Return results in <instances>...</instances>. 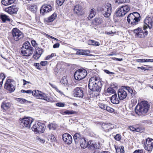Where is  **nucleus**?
<instances>
[{
    "label": "nucleus",
    "instance_id": "obj_1",
    "mask_svg": "<svg viewBox=\"0 0 153 153\" xmlns=\"http://www.w3.org/2000/svg\"><path fill=\"white\" fill-rule=\"evenodd\" d=\"M102 86V82L97 77H93L89 79L88 87L91 91L99 92L101 90Z\"/></svg>",
    "mask_w": 153,
    "mask_h": 153
},
{
    "label": "nucleus",
    "instance_id": "obj_2",
    "mask_svg": "<svg viewBox=\"0 0 153 153\" xmlns=\"http://www.w3.org/2000/svg\"><path fill=\"white\" fill-rule=\"evenodd\" d=\"M150 105L147 101H142L138 103L135 109L136 114L138 115H145L149 109Z\"/></svg>",
    "mask_w": 153,
    "mask_h": 153
},
{
    "label": "nucleus",
    "instance_id": "obj_3",
    "mask_svg": "<svg viewBox=\"0 0 153 153\" xmlns=\"http://www.w3.org/2000/svg\"><path fill=\"white\" fill-rule=\"evenodd\" d=\"M25 92L27 94H32L33 96L36 97L38 99L44 100L47 102H49L50 101V98L48 96L47 94H45L38 90H35L33 91L28 90L26 91Z\"/></svg>",
    "mask_w": 153,
    "mask_h": 153
},
{
    "label": "nucleus",
    "instance_id": "obj_4",
    "mask_svg": "<svg viewBox=\"0 0 153 153\" xmlns=\"http://www.w3.org/2000/svg\"><path fill=\"white\" fill-rule=\"evenodd\" d=\"M98 10L105 17H108L111 14L112 11L111 4L107 3L103 4L98 8Z\"/></svg>",
    "mask_w": 153,
    "mask_h": 153
},
{
    "label": "nucleus",
    "instance_id": "obj_5",
    "mask_svg": "<svg viewBox=\"0 0 153 153\" xmlns=\"http://www.w3.org/2000/svg\"><path fill=\"white\" fill-rule=\"evenodd\" d=\"M140 16V15L137 13H131L128 15L127 20L128 24H130L132 26L134 25L137 24L140 21L139 17Z\"/></svg>",
    "mask_w": 153,
    "mask_h": 153
},
{
    "label": "nucleus",
    "instance_id": "obj_6",
    "mask_svg": "<svg viewBox=\"0 0 153 153\" xmlns=\"http://www.w3.org/2000/svg\"><path fill=\"white\" fill-rule=\"evenodd\" d=\"M33 121V119L30 117H28L22 119H19L20 126L22 128H29Z\"/></svg>",
    "mask_w": 153,
    "mask_h": 153
},
{
    "label": "nucleus",
    "instance_id": "obj_7",
    "mask_svg": "<svg viewBox=\"0 0 153 153\" xmlns=\"http://www.w3.org/2000/svg\"><path fill=\"white\" fill-rule=\"evenodd\" d=\"M32 129L36 133L44 132L45 130V126L44 124L36 122L33 125Z\"/></svg>",
    "mask_w": 153,
    "mask_h": 153
},
{
    "label": "nucleus",
    "instance_id": "obj_8",
    "mask_svg": "<svg viewBox=\"0 0 153 153\" xmlns=\"http://www.w3.org/2000/svg\"><path fill=\"white\" fill-rule=\"evenodd\" d=\"M87 74V71L85 69H80L75 72L74 76L76 80H80L85 78Z\"/></svg>",
    "mask_w": 153,
    "mask_h": 153
},
{
    "label": "nucleus",
    "instance_id": "obj_9",
    "mask_svg": "<svg viewBox=\"0 0 153 153\" xmlns=\"http://www.w3.org/2000/svg\"><path fill=\"white\" fill-rule=\"evenodd\" d=\"M4 87L10 92H13L16 88L15 81L13 79H7L4 84Z\"/></svg>",
    "mask_w": 153,
    "mask_h": 153
},
{
    "label": "nucleus",
    "instance_id": "obj_10",
    "mask_svg": "<svg viewBox=\"0 0 153 153\" xmlns=\"http://www.w3.org/2000/svg\"><path fill=\"white\" fill-rule=\"evenodd\" d=\"M130 10L129 6L125 5L118 8L116 12V15L118 17H122L124 16Z\"/></svg>",
    "mask_w": 153,
    "mask_h": 153
},
{
    "label": "nucleus",
    "instance_id": "obj_11",
    "mask_svg": "<svg viewBox=\"0 0 153 153\" xmlns=\"http://www.w3.org/2000/svg\"><path fill=\"white\" fill-rule=\"evenodd\" d=\"M13 39L16 41H18L23 38V33L17 28H13L12 30Z\"/></svg>",
    "mask_w": 153,
    "mask_h": 153
},
{
    "label": "nucleus",
    "instance_id": "obj_12",
    "mask_svg": "<svg viewBox=\"0 0 153 153\" xmlns=\"http://www.w3.org/2000/svg\"><path fill=\"white\" fill-rule=\"evenodd\" d=\"M153 16L152 17H146L144 20V25L143 26V30H145L149 27L150 29L152 26Z\"/></svg>",
    "mask_w": 153,
    "mask_h": 153
},
{
    "label": "nucleus",
    "instance_id": "obj_13",
    "mask_svg": "<svg viewBox=\"0 0 153 153\" xmlns=\"http://www.w3.org/2000/svg\"><path fill=\"white\" fill-rule=\"evenodd\" d=\"M144 149L149 152L151 151L153 148V139L148 138L144 145Z\"/></svg>",
    "mask_w": 153,
    "mask_h": 153
},
{
    "label": "nucleus",
    "instance_id": "obj_14",
    "mask_svg": "<svg viewBox=\"0 0 153 153\" xmlns=\"http://www.w3.org/2000/svg\"><path fill=\"white\" fill-rule=\"evenodd\" d=\"M102 129L105 132H109L110 130L116 128V126L110 123H103L102 125Z\"/></svg>",
    "mask_w": 153,
    "mask_h": 153
},
{
    "label": "nucleus",
    "instance_id": "obj_15",
    "mask_svg": "<svg viewBox=\"0 0 153 153\" xmlns=\"http://www.w3.org/2000/svg\"><path fill=\"white\" fill-rule=\"evenodd\" d=\"M74 95L76 97L82 98L83 97V91L82 89L80 87L76 88L74 90Z\"/></svg>",
    "mask_w": 153,
    "mask_h": 153
},
{
    "label": "nucleus",
    "instance_id": "obj_16",
    "mask_svg": "<svg viewBox=\"0 0 153 153\" xmlns=\"http://www.w3.org/2000/svg\"><path fill=\"white\" fill-rule=\"evenodd\" d=\"M52 10V7L51 5L45 4L42 6L40 10V13L44 15L45 13H48Z\"/></svg>",
    "mask_w": 153,
    "mask_h": 153
},
{
    "label": "nucleus",
    "instance_id": "obj_17",
    "mask_svg": "<svg viewBox=\"0 0 153 153\" xmlns=\"http://www.w3.org/2000/svg\"><path fill=\"white\" fill-rule=\"evenodd\" d=\"M117 93L119 99L120 100L126 99L128 95L127 91L122 89H119Z\"/></svg>",
    "mask_w": 153,
    "mask_h": 153
},
{
    "label": "nucleus",
    "instance_id": "obj_18",
    "mask_svg": "<svg viewBox=\"0 0 153 153\" xmlns=\"http://www.w3.org/2000/svg\"><path fill=\"white\" fill-rule=\"evenodd\" d=\"M62 139L65 143L71 144L72 142V138L71 135L67 133H65L62 135Z\"/></svg>",
    "mask_w": 153,
    "mask_h": 153
},
{
    "label": "nucleus",
    "instance_id": "obj_19",
    "mask_svg": "<svg viewBox=\"0 0 153 153\" xmlns=\"http://www.w3.org/2000/svg\"><path fill=\"white\" fill-rule=\"evenodd\" d=\"M33 52V48H24L21 51V54L23 56H29L31 55Z\"/></svg>",
    "mask_w": 153,
    "mask_h": 153
},
{
    "label": "nucleus",
    "instance_id": "obj_20",
    "mask_svg": "<svg viewBox=\"0 0 153 153\" xmlns=\"http://www.w3.org/2000/svg\"><path fill=\"white\" fill-rule=\"evenodd\" d=\"M43 52L42 48H37L35 50L34 53L33 55V58L35 59H38Z\"/></svg>",
    "mask_w": 153,
    "mask_h": 153
},
{
    "label": "nucleus",
    "instance_id": "obj_21",
    "mask_svg": "<svg viewBox=\"0 0 153 153\" xmlns=\"http://www.w3.org/2000/svg\"><path fill=\"white\" fill-rule=\"evenodd\" d=\"M84 138L83 136L79 133H76L74 136V138L76 144H79L81 140Z\"/></svg>",
    "mask_w": 153,
    "mask_h": 153
},
{
    "label": "nucleus",
    "instance_id": "obj_22",
    "mask_svg": "<svg viewBox=\"0 0 153 153\" xmlns=\"http://www.w3.org/2000/svg\"><path fill=\"white\" fill-rule=\"evenodd\" d=\"M12 103L7 101L3 102L1 105V109L6 111L11 106Z\"/></svg>",
    "mask_w": 153,
    "mask_h": 153
},
{
    "label": "nucleus",
    "instance_id": "obj_23",
    "mask_svg": "<svg viewBox=\"0 0 153 153\" xmlns=\"http://www.w3.org/2000/svg\"><path fill=\"white\" fill-rule=\"evenodd\" d=\"M74 12L79 15L82 14V7L79 4H77L74 6Z\"/></svg>",
    "mask_w": 153,
    "mask_h": 153
},
{
    "label": "nucleus",
    "instance_id": "obj_24",
    "mask_svg": "<svg viewBox=\"0 0 153 153\" xmlns=\"http://www.w3.org/2000/svg\"><path fill=\"white\" fill-rule=\"evenodd\" d=\"M119 99L117 97L116 94H114L111 97V101L113 104H117L119 103Z\"/></svg>",
    "mask_w": 153,
    "mask_h": 153
},
{
    "label": "nucleus",
    "instance_id": "obj_25",
    "mask_svg": "<svg viewBox=\"0 0 153 153\" xmlns=\"http://www.w3.org/2000/svg\"><path fill=\"white\" fill-rule=\"evenodd\" d=\"M90 52L89 50H85L82 49H79L77 51L76 54L82 55H88Z\"/></svg>",
    "mask_w": 153,
    "mask_h": 153
},
{
    "label": "nucleus",
    "instance_id": "obj_26",
    "mask_svg": "<svg viewBox=\"0 0 153 153\" xmlns=\"http://www.w3.org/2000/svg\"><path fill=\"white\" fill-rule=\"evenodd\" d=\"M15 0H2L1 3L5 6L10 5L15 2Z\"/></svg>",
    "mask_w": 153,
    "mask_h": 153
},
{
    "label": "nucleus",
    "instance_id": "obj_27",
    "mask_svg": "<svg viewBox=\"0 0 153 153\" xmlns=\"http://www.w3.org/2000/svg\"><path fill=\"white\" fill-rule=\"evenodd\" d=\"M125 88L127 91L129 93L131 94L132 97L134 96L136 93L135 91H133L132 89L128 86H125Z\"/></svg>",
    "mask_w": 153,
    "mask_h": 153
},
{
    "label": "nucleus",
    "instance_id": "obj_28",
    "mask_svg": "<svg viewBox=\"0 0 153 153\" xmlns=\"http://www.w3.org/2000/svg\"><path fill=\"white\" fill-rule=\"evenodd\" d=\"M81 147L83 149L85 148L88 146V143H87L85 138L82 139L79 143Z\"/></svg>",
    "mask_w": 153,
    "mask_h": 153
},
{
    "label": "nucleus",
    "instance_id": "obj_29",
    "mask_svg": "<svg viewBox=\"0 0 153 153\" xmlns=\"http://www.w3.org/2000/svg\"><path fill=\"white\" fill-rule=\"evenodd\" d=\"M89 12L90 14L87 18L89 20L90 19L94 16L96 13L95 11V9L93 8L90 9Z\"/></svg>",
    "mask_w": 153,
    "mask_h": 153
},
{
    "label": "nucleus",
    "instance_id": "obj_30",
    "mask_svg": "<svg viewBox=\"0 0 153 153\" xmlns=\"http://www.w3.org/2000/svg\"><path fill=\"white\" fill-rule=\"evenodd\" d=\"M145 32L143 31H140L138 33L136 36L139 38H143L144 37L145 35H147L148 34V31H145Z\"/></svg>",
    "mask_w": 153,
    "mask_h": 153
},
{
    "label": "nucleus",
    "instance_id": "obj_31",
    "mask_svg": "<svg viewBox=\"0 0 153 153\" xmlns=\"http://www.w3.org/2000/svg\"><path fill=\"white\" fill-rule=\"evenodd\" d=\"M60 82L62 84L64 85H67L68 84V79L66 76H64L62 77L60 80Z\"/></svg>",
    "mask_w": 153,
    "mask_h": 153
},
{
    "label": "nucleus",
    "instance_id": "obj_32",
    "mask_svg": "<svg viewBox=\"0 0 153 153\" xmlns=\"http://www.w3.org/2000/svg\"><path fill=\"white\" fill-rule=\"evenodd\" d=\"M17 100L21 104H26L27 103H32L31 102L23 98H18Z\"/></svg>",
    "mask_w": 153,
    "mask_h": 153
},
{
    "label": "nucleus",
    "instance_id": "obj_33",
    "mask_svg": "<svg viewBox=\"0 0 153 153\" xmlns=\"http://www.w3.org/2000/svg\"><path fill=\"white\" fill-rule=\"evenodd\" d=\"M0 18L4 22H5L6 21H10V19L5 14H1L0 16Z\"/></svg>",
    "mask_w": 153,
    "mask_h": 153
},
{
    "label": "nucleus",
    "instance_id": "obj_34",
    "mask_svg": "<svg viewBox=\"0 0 153 153\" xmlns=\"http://www.w3.org/2000/svg\"><path fill=\"white\" fill-rule=\"evenodd\" d=\"M37 6L36 5L31 4L29 6V9L33 13L35 12L37 10Z\"/></svg>",
    "mask_w": 153,
    "mask_h": 153
},
{
    "label": "nucleus",
    "instance_id": "obj_35",
    "mask_svg": "<svg viewBox=\"0 0 153 153\" xmlns=\"http://www.w3.org/2000/svg\"><path fill=\"white\" fill-rule=\"evenodd\" d=\"M56 17V13H54L51 16L48 18L47 21L48 22H52L55 19Z\"/></svg>",
    "mask_w": 153,
    "mask_h": 153
},
{
    "label": "nucleus",
    "instance_id": "obj_36",
    "mask_svg": "<svg viewBox=\"0 0 153 153\" xmlns=\"http://www.w3.org/2000/svg\"><path fill=\"white\" fill-rule=\"evenodd\" d=\"M88 44L90 45H96L97 46H98L100 45L99 42L93 40H90L88 41Z\"/></svg>",
    "mask_w": 153,
    "mask_h": 153
},
{
    "label": "nucleus",
    "instance_id": "obj_37",
    "mask_svg": "<svg viewBox=\"0 0 153 153\" xmlns=\"http://www.w3.org/2000/svg\"><path fill=\"white\" fill-rule=\"evenodd\" d=\"M48 138L49 141H50L51 142H54L56 140L54 135L51 134L48 135Z\"/></svg>",
    "mask_w": 153,
    "mask_h": 153
},
{
    "label": "nucleus",
    "instance_id": "obj_38",
    "mask_svg": "<svg viewBox=\"0 0 153 153\" xmlns=\"http://www.w3.org/2000/svg\"><path fill=\"white\" fill-rule=\"evenodd\" d=\"M94 142L92 141H89L88 142V149L91 150H94Z\"/></svg>",
    "mask_w": 153,
    "mask_h": 153
},
{
    "label": "nucleus",
    "instance_id": "obj_39",
    "mask_svg": "<svg viewBox=\"0 0 153 153\" xmlns=\"http://www.w3.org/2000/svg\"><path fill=\"white\" fill-rule=\"evenodd\" d=\"M48 127L50 130H54L56 129L57 127V125L55 123H51L48 125Z\"/></svg>",
    "mask_w": 153,
    "mask_h": 153
},
{
    "label": "nucleus",
    "instance_id": "obj_40",
    "mask_svg": "<svg viewBox=\"0 0 153 153\" xmlns=\"http://www.w3.org/2000/svg\"><path fill=\"white\" fill-rule=\"evenodd\" d=\"M5 77V76L4 74L1 73L0 74V87L2 86L3 80Z\"/></svg>",
    "mask_w": 153,
    "mask_h": 153
},
{
    "label": "nucleus",
    "instance_id": "obj_41",
    "mask_svg": "<svg viewBox=\"0 0 153 153\" xmlns=\"http://www.w3.org/2000/svg\"><path fill=\"white\" fill-rule=\"evenodd\" d=\"M116 149L117 153H124L125 152L123 146H121Z\"/></svg>",
    "mask_w": 153,
    "mask_h": 153
},
{
    "label": "nucleus",
    "instance_id": "obj_42",
    "mask_svg": "<svg viewBox=\"0 0 153 153\" xmlns=\"http://www.w3.org/2000/svg\"><path fill=\"white\" fill-rule=\"evenodd\" d=\"M21 48H33L31 47L30 44L28 41H26L23 44Z\"/></svg>",
    "mask_w": 153,
    "mask_h": 153
},
{
    "label": "nucleus",
    "instance_id": "obj_43",
    "mask_svg": "<svg viewBox=\"0 0 153 153\" xmlns=\"http://www.w3.org/2000/svg\"><path fill=\"white\" fill-rule=\"evenodd\" d=\"M107 91L108 93L110 94H115L116 92L115 90H114L112 87L108 88L107 90Z\"/></svg>",
    "mask_w": 153,
    "mask_h": 153
},
{
    "label": "nucleus",
    "instance_id": "obj_44",
    "mask_svg": "<svg viewBox=\"0 0 153 153\" xmlns=\"http://www.w3.org/2000/svg\"><path fill=\"white\" fill-rule=\"evenodd\" d=\"M102 21L99 18H95L93 21L94 24L98 25L102 23Z\"/></svg>",
    "mask_w": 153,
    "mask_h": 153
},
{
    "label": "nucleus",
    "instance_id": "obj_45",
    "mask_svg": "<svg viewBox=\"0 0 153 153\" xmlns=\"http://www.w3.org/2000/svg\"><path fill=\"white\" fill-rule=\"evenodd\" d=\"M101 147L100 144L99 143L94 142V150L95 149H99Z\"/></svg>",
    "mask_w": 153,
    "mask_h": 153
},
{
    "label": "nucleus",
    "instance_id": "obj_46",
    "mask_svg": "<svg viewBox=\"0 0 153 153\" xmlns=\"http://www.w3.org/2000/svg\"><path fill=\"white\" fill-rule=\"evenodd\" d=\"M76 113V111L73 110H66L63 112L64 114L68 115L73 114Z\"/></svg>",
    "mask_w": 153,
    "mask_h": 153
},
{
    "label": "nucleus",
    "instance_id": "obj_47",
    "mask_svg": "<svg viewBox=\"0 0 153 153\" xmlns=\"http://www.w3.org/2000/svg\"><path fill=\"white\" fill-rule=\"evenodd\" d=\"M5 11L10 14H13L12 6L6 8Z\"/></svg>",
    "mask_w": 153,
    "mask_h": 153
},
{
    "label": "nucleus",
    "instance_id": "obj_48",
    "mask_svg": "<svg viewBox=\"0 0 153 153\" xmlns=\"http://www.w3.org/2000/svg\"><path fill=\"white\" fill-rule=\"evenodd\" d=\"M105 110H106L108 112L111 113L113 112L114 111V110L113 108H111L107 105L106 107H105Z\"/></svg>",
    "mask_w": 153,
    "mask_h": 153
},
{
    "label": "nucleus",
    "instance_id": "obj_49",
    "mask_svg": "<svg viewBox=\"0 0 153 153\" xmlns=\"http://www.w3.org/2000/svg\"><path fill=\"white\" fill-rule=\"evenodd\" d=\"M98 106L100 108L104 110H105V107L107 106L106 105L101 103H99Z\"/></svg>",
    "mask_w": 153,
    "mask_h": 153
},
{
    "label": "nucleus",
    "instance_id": "obj_50",
    "mask_svg": "<svg viewBox=\"0 0 153 153\" xmlns=\"http://www.w3.org/2000/svg\"><path fill=\"white\" fill-rule=\"evenodd\" d=\"M49 84L51 87H52L53 88H54L56 91L59 92L60 93H62V91H59L55 85H53V84L50 83H49Z\"/></svg>",
    "mask_w": 153,
    "mask_h": 153
},
{
    "label": "nucleus",
    "instance_id": "obj_51",
    "mask_svg": "<svg viewBox=\"0 0 153 153\" xmlns=\"http://www.w3.org/2000/svg\"><path fill=\"white\" fill-rule=\"evenodd\" d=\"M121 136L120 134H117L114 137L115 139L118 141H119L121 139Z\"/></svg>",
    "mask_w": 153,
    "mask_h": 153
},
{
    "label": "nucleus",
    "instance_id": "obj_52",
    "mask_svg": "<svg viewBox=\"0 0 153 153\" xmlns=\"http://www.w3.org/2000/svg\"><path fill=\"white\" fill-rule=\"evenodd\" d=\"M12 14L15 13L18 10V8L16 7V6H12Z\"/></svg>",
    "mask_w": 153,
    "mask_h": 153
},
{
    "label": "nucleus",
    "instance_id": "obj_53",
    "mask_svg": "<svg viewBox=\"0 0 153 153\" xmlns=\"http://www.w3.org/2000/svg\"><path fill=\"white\" fill-rule=\"evenodd\" d=\"M65 0H57L56 3L59 6H61L64 2Z\"/></svg>",
    "mask_w": 153,
    "mask_h": 153
},
{
    "label": "nucleus",
    "instance_id": "obj_54",
    "mask_svg": "<svg viewBox=\"0 0 153 153\" xmlns=\"http://www.w3.org/2000/svg\"><path fill=\"white\" fill-rule=\"evenodd\" d=\"M142 29L141 28H140L138 27L137 29H136L134 30V33L136 34V35L140 31H142Z\"/></svg>",
    "mask_w": 153,
    "mask_h": 153
},
{
    "label": "nucleus",
    "instance_id": "obj_55",
    "mask_svg": "<svg viewBox=\"0 0 153 153\" xmlns=\"http://www.w3.org/2000/svg\"><path fill=\"white\" fill-rule=\"evenodd\" d=\"M116 1L119 3H122L125 2H128L129 0H116Z\"/></svg>",
    "mask_w": 153,
    "mask_h": 153
},
{
    "label": "nucleus",
    "instance_id": "obj_56",
    "mask_svg": "<svg viewBox=\"0 0 153 153\" xmlns=\"http://www.w3.org/2000/svg\"><path fill=\"white\" fill-rule=\"evenodd\" d=\"M55 53H52L51 55L47 56L45 59L46 60H48L50 59H51L52 57L55 56Z\"/></svg>",
    "mask_w": 153,
    "mask_h": 153
},
{
    "label": "nucleus",
    "instance_id": "obj_57",
    "mask_svg": "<svg viewBox=\"0 0 153 153\" xmlns=\"http://www.w3.org/2000/svg\"><path fill=\"white\" fill-rule=\"evenodd\" d=\"M133 153H144L143 150V149H138L135 150Z\"/></svg>",
    "mask_w": 153,
    "mask_h": 153
},
{
    "label": "nucleus",
    "instance_id": "obj_58",
    "mask_svg": "<svg viewBox=\"0 0 153 153\" xmlns=\"http://www.w3.org/2000/svg\"><path fill=\"white\" fill-rule=\"evenodd\" d=\"M48 64V62L46 61H42L40 62V64L43 66L46 65Z\"/></svg>",
    "mask_w": 153,
    "mask_h": 153
},
{
    "label": "nucleus",
    "instance_id": "obj_59",
    "mask_svg": "<svg viewBox=\"0 0 153 153\" xmlns=\"http://www.w3.org/2000/svg\"><path fill=\"white\" fill-rule=\"evenodd\" d=\"M31 43L33 47H37V44L35 40L32 41Z\"/></svg>",
    "mask_w": 153,
    "mask_h": 153
},
{
    "label": "nucleus",
    "instance_id": "obj_60",
    "mask_svg": "<svg viewBox=\"0 0 153 153\" xmlns=\"http://www.w3.org/2000/svg\"><path fill=\"white\" fill-rule=\"evenodd\" d=\"M56 105L59 107H63L64 106L65 104L59 102L56 103Z\"/></svg>",
    "mask_w": 153,
    "mask_h": 153
},
{
    "label": "nucleus",
    "instance_id": "obj_61",
    "mask_svg": "<svg viewBox=\"0 0 153 153\" xmlns=\"http://www.w3.org/2000/svg\"><path fill=\"white\" fill-rule=\"evenodd\" d=\"M129 128L130 130L133 131H135L136 128H134V127L133 126H130L128 127Z\"/></svg>",
    "mask_w": 153,
    "mask_h": 153
},
{
    "label": "nucleus",
    "instance_id": "obj_62",
    "mask_svg": "<svg viewBox=\"0 0 153 153\" xmlns=\"http://www.w3.org/2000/svg\"><path fill=\"white\" fill-rule=\"evenodd\" d=\"M104 71L105 72V73L108 74H114V73L110 72L108 70H104Z\"/></svg>",
    "mask_w": 153,
    "mask_h": 153
},
{
    "label": "nucleus",
    "instance_id": "obj_63",
    "mask_svg": "<svg viewBox=\"0 0 153 153\" xmlns=\"http://www.w3.org/2000/svg\"><path fill=\"white\" fill-rule=\"evenodd\" d=\"M137 62H145V59H138L137 60Z\"/></svg>",
    "mask_w": 153,
    "mask_h": 153
},
{
    "label": "nucleus",
    "instance_id": "obj_64",
    "mask_svg": "<svg viewBox=\"0 0 153 153\" xmlns=\"http://www.w3.org/2000/svg\"><path fill=\"white\" fill-rule=\"evenodd\" d=\"M38 141L41 143H44L45 142V140L44 139L39 138L38 139Z\"/></svg>",
    "mask_w": 153,
    "mask_h": 153
}]
</instances>
